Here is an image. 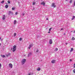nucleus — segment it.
<instances>
[{
    "label": "nucleus",
    "instance_id": "f257e3e1",
    "mask_svg": "<svg viewBox=\"0 0 75 75\" xmlns=\"http://www.w3.org/2000/svg\"><path fill=\"white\" fill-rule=\"evenodd\" d=\"M16 46L14 45L13 47V52H14L15 51H16Z\"/></svg>",
    "mask_w": 75,
    "mask_h": 75
},
{
    "label": "nucleus",
    "instance_id": "f03ea898",
    "mask_svg": "<svg viewBox=\"0 0 75 75\" xmlns=\"http://www.w3.org/2000/svg\"><path fill=\"white\" fill-rule=\"evenodd\" d=\"M25 61H26V60L25 59H23L21 62L22 64H24L25 63Z\"/></svg>",
    "mask_w": 75,
    "mask_h": 75
},
{
    "label": "nucleus",
    "instance_id": "7ed1b4c3",
    "mask_svg": "<svg viewBox=\"0 0 75 75\" xmlns=\"http://www.w3.org/2000/svg\"><path fill=\"white\" fill-rule=\"evenodd\" d=\"M9 68H13V64H12L11 63H10L9 64Z\"/></svg>",
    "mask_w": 75,
    "mask_h": 75
},
{
    "label": "nucleus",
    "instance_id": "20e7f679",
    "mask_svg": "<svg viewBox=\"0 0 75 75\" xmlns=\"http://www.w3.org/2000/svg\"><path fill=\"white\" fill-rule=\"evenodd\" d=\"M33 46V44H31L30 45L29 47H28V49H30V48H31Z\"/></svg>",
    "mask_w": 75,
    "mask_h": 75
},
{
    "label": "nucleus",
    "instance_id": "39448f33",
    "mask_svg": "<svg viewBox=\"0 0 75 75\" xmlns=\"http://www.w3.org/2000/svg\"><path fill=\"white\" fill-rule=\"evenodd\" d=\"M52 7H53L54 8H55V7H56V6L55 5V4L54 3H53L52 4Z\"/></svg>",
    "mask_w": 75,
    "mask_h": 75
},
{
    "label": "nucleus",
    "instance_id": "423d86ee",
    "mask_svg": "<svg viewBox=\"0 0 75 75\" xmlns=\"http://www.w3.org/2000/svg\"><path fill=\"white\" fill-rule=\"evenodd\" d=\"M38 51H39V50L37 49L35 50V52H38Z\"/></svg>",
    "mask_w": 75,
    "mask_h": 75
},
{
    "label": "nucleus",
    "instance_id": "0eeeda50",
    "mask_svg": "<svg viewBox=\"0 0 75 75\" xmlns=\"http://www.w3.org/2000/svg\"><path fill=\"white\" fill-rule=\"evenodd\" d=\"M49 42L50 44H52V39H50Z\"/></svg>",
    "mask_w": 75,
    "mask_h": 75
},
{
    "label": "nucleus",
    "instance_id": "6e6552de",
    "mask_svg": "<svg viewBox=\"0 0 75 75\" xmlns=\"http://www.w3.org/2000/svg\"><path fill=\"white\" fill-rule=\"evenodd\" d=\"M41 4L42 5H43V6H45V2H44L43 1L41 3Z\"/></svg>",
    "mask_w": 75,
    "mask_h": 75
},
{
    "label": "nucleus",
    "instance_id": "1a4fd4ad",
    "mask_svg": "<svg viewBox=\"0 0 75 75\" xmlns=\"http://www.w3.org/2000/svg\"><path fill=\"white\" fill-rule=\"evenodd\" d=\"M5 18H6V16H5V15H4L3 16V17L2 19L4 20H5Z\"/></svg>",
    "mask_w": 75,
    "mask_h": 75
},
{
    "label": "nucleus",
    "instance_id": "9d476101",
    "mask_svg": "<svg viewBox=\"0 0 75 75\" xmlns=\"http://www.w3.org/2000/svg\"><path fill=\"white\" fill-rule=\"evenodd\" d=\"M51 62L52 63V64H54V63H55V60H53Z\"/></svg>",
    "mask_w": 75,
    "mask_h": 75
},
{
    "label": "nucleus",
    "instance_id": "9b49d317",
    "mask_svg": "<svg viewBox=\"0 0 75 75\" xmlns=\"http://www.w3.org/2000/svg\"><path fill=\"white\" fill-rule=\"evenodd\" d=\"M32 55V53H30L28 54V57H30L31 55Z\"/></svg>",
    "mask_w": 75,
    "mask_h": 75
},
{
    "label": "nucleus",
    "instance_id": "f8f14e48",
    "mask_svg": "<svg viewBox=\"0 0 75 75\" xmlns=\"http://www.w3.org/2000/svg\"><path fill=\"white\" fill-rule=\"evenodd\" d=\"M13 23H14V24H16L17 23V21H16V20H15L14 21Z\"/></svg>",
    "mask_w": 75,
    "mask_h": 75
},
{
    "label": "nucleus",
    "instance_id": "ddd939ff",
    "mask_svg": "<svg viewBox=\"0 0 75 75\" xmlns=\"http://www.w3.org/2000/svg\"><path fill=\"white\" fill-rule=\"evenodd\" d=\"M41 70V68H38L37 69V71H40Z\"/></svg>",
    "mask_w": 75,
    "mask_h": 75
},
{
    "label": "nucleus",
    "instance_id": "4468645a",
    "mask_svg": "<svg viewBox=\"0 0 75 75\" xmlns=\"http://www.w3.org/2000/svg\"><path fill=\"white\" fill-rule=\"evenodd\" d=\"M11 12V11H9L8 12V15H10Z\"/></svg>",
    "mask_w": 75,
    "mask_h": 75
},
{
    "label": "nucleus",
    "instance_id": "2eb2a0df",
    "mask_svg": "<svg viewBox=\"0 0 75 75\" xmlns=\"http://www.w3.org/2000/svg\"><path fill=\"white\" fill-rule=\"evenodd\" d=\"M75 16H73L72 17V18L71 19L72 20H74V19H75Z\"/></svg>",
    "mask_w": 75,
    "mask_h": 75
},
{
    "label": "nucleus",
    "instance_id": "dca6fc26",
    "mask_svg": "<svg viewBox=\"0 0 75 75\" xmlns=\"http://www.w3.org/2000/svg\"><path fill=\"white\" fill-rule=\"evenodd\" d=\"M8 7V5H6L5 6V8H7Z\"/></svg>",
    "mask_w": 75,
    "mask_h": 75
},
{
    "label": "nucleus",
    "instance_id": "f3484780",
    "mask_svg": "<svg viewBox=\"0 0 75 75\" xmlns=\"http://www.w3.org/2000/svg\"><path fill=\"white\" fill-rule=\"evenodd\" d=\"M1 57H3V58H4L5 57V55H1Z\"/></svg>",
    "mask_w": 75,
    "mask_h": 75
},
{
    "label": "nucleus",
    "instance_id": "a211bd4d",
    "mask_svg": "<svg viewBox=\"0 0 75 75\" xmlns=\"http://www.w3.org/2000/svg\"><path fill=\"white\" fill-rule=\"evenodd\" d=\"M73 50H74V49H73V48H71V50H70V52H72V51H73Z\"/></svg>",
    "mask_w": 75,
    "mask_h": 75
},
{
    "label": "nucleus",
    "instance_id": "6ab92c4d",
    "mask_svg": "<svg viewBox=\"0 0 75 75\" xmlns=\"http://www.w3.org/2000/svg\"><path fill=\"white\" fill-rule=\"evenodd\" d=\"M16 33H15L14 34V35H13V36H14V37H16Z\"/></svg>",
    "mask_w": 75,
    "mask_h": 75
},
{
    "label": "nucleus",
    "instance_id": "aec40b11",
    "mask_svg": "<svg viewBox=\"0 0 75 75\" xmlns=\"http://www.w3.org/2000/svg\"><path fill=\"white\" fill-rule=\"evenodd\" d=\"M71 40H75V38L73 37L71 38Z\"/></svg>",
    "mask_w": 75,
    "mask_h": 75
},
{
    "label": "nucleus",
    "instance_id": "412c9836",
    "mask_svg": "<svg viewBox=\"0 0 75 75\" xmlns=\"http://www.w3.org/2000/svg\"><path fill=\"white\" fill-rule=\"evenodd\" d=\"M35 2H33V5H35Z\"/></svg>",
    "mask_w": 75,
    "mask_h": 75
},
{
    "label": "nucleus",
    "instance_id": "4be33fe9",
    "mask_svg": "<svg viewBox=\"0 0 75 75\" xmlns=\"http://www.w3.org/2000/svg\"><path fill=\"white\" fill-rule=\"evenodd\" d=\"M4 1H2L1 3H2V4H3L4 3Z\"/></svg>",
    "mask_w": 75,
    "mask_h": 75
},
{
    "label": "nucleus",
    "instance_id": "5701e85b",
    "mask_svg": "<svg viewBox=\"0 0 75 75\" xmlns=\"http://www.w3.org/2000/svg\"><path fill=\"white\" fill-rule=\"evenodd\" d=\"M8 4H10V1H8Z\"/></svg>",
    "mask_w": 75,
    "mask_h": 75
},
{
    "label": "nucleus",
    "instance_id": "b1692460",
    "mask_svg": "<svg viewBox=\"0 0 75 75\" xmlns=\"http://www.w3.org/2000/svg\"><path fill=\"white\" fill-rule=\"evenodd\" d=\"M58 48H56L55 49V51H58Z\"/></svg>",
    "mask_w": 75,
    "mask_h": 75
},
{
    "label": "nucleus",
    "instance_id": "393cba45",
    "mask_svg": "<svg viewBox=\"0 0 75 75\" xmlns=\"http://www.w3.org/2000/svg\"><path fill=\"white\" fill-rule=\"evenodd\" d=\"M12 10H15V8H12Z\"/></svg>",
    "mask_w": 75,
    "mask_h": 75
},
{
    "label": "nucleus",
    "instance_id": "a878e982",
    "mask_svg": "<svg viewBox=\"0 0 75 75\" xmlns=\"http://www.w3.org/2000/svg\"><path fill=\"white\" fill-rule=\"evenodd\" d=\"M11 15H13V12L11 11Z\"/></svg>",
    "mask_w": 75,
    "mask_h": 75
},
{
    "label": "nucleus",
    "instance_id": "bb28decb",
    "mask_svg": "<svg viewBox=\"0 0 75 75\" xmlns=\"http://www.w3.org/2000/svg\"><path fill=\"white\" fill-rule=\"evenodd\" d=\"M21 40H22V38H21L19 39V41H21Z\"/></svg>",
    "mask_w": 75,
    "mask_h": 75
},
{
    "label": "nucleus",
    "instance_id": "cd10ccee",
    "mask_svg": "<svg viewBox=\"0 0 75 75\" xmlns=\"http://www.w3.org/2000/svg\"><path fill=\"white\" fill-rule=\"evenodd\" d=\"M73 71V72H74V73H75V69H74Z\"/></svg>",
    "mask_w": 75,
    "mask_h": 75
},
{
    "label": "nucleus",
    "instance_id": "c85d7f7f",
    "mask_svg": "<svg viewBox=\"0 0 75 75\" xmlns=\"http://www.w3.org/2000/svg\"><path fill=\"white\" fill-rule=\"evenodd\" d=\"M18 14V13L17 12H16L15 13L16 15H17V14Z\"/></svg>",
    "mask_w": 75,
    "mask_h": 75
},
{
    "label": "nucleus",
    "instance_id": "c756f323",
    "mask_svg": "<svg viewBox=\"0 0 75 75\" xmlns=\"http://www.w3.org/2000/svg\"><path fill=\"white\" fill-rule=\"evenodd\" d=\"M74 6H75V1L74 2Z\"/></svg>",
    "mask_w": 75,
    "mask_h": 75
},
{
    "label": "nucleus",
    "instance_id": "7c9ffc66",
    "mask_svg": "<svg viewBox=\"0 0 75 75\" xmlns=\"http://www.w3.org/2000/svg\"><path fill=\"white\" fill-rule=\"evenodd\" d=\"M72 3V1L71 0L69 2V3Z\"/></svg>",
    "mask_w": 75,
    "mask_h": 75
},
{
    "label": "nucleus",
    "instance_id": "2f4dec72",
    "mask_svg": "<svg viewBox=\"0 0 75 75\" xmlns=\"http://www.w3.org/2000/svg\"><path fill=\"white\" fill-rule=\"evenodd\" d=\"M52 29V28H50L49 29V31H51V30Z\"/></svg>",
    "mask_w": 75,
    "mask_h": 75
},
{
    "label": "nucleus",
    "instance_id": "473e14b6",
    "mask_svg": "<svg viewBox=\"0 0 75 75\" xmlns=\"http://www.w3.org/2000/svg\"><path fill=\"white\" fill-rule=\"evenodd\" d=\"M74 68H75V63L74 64Z\"/></svg>",
    "mask_w": 75,
    "mask_h": 75
},
{
    "label": "nucleus",
    "instance_id": "72a5a7b5",
    "mask_svg": "<svg viewBox=\"0 0 75 75\" xmlns=\"http://www.w3.org/2000/svg\"><path fill=\"white\" fill-rule=\"evenodd\" d=\"M1 67V64L0 63V68Z\"/></svg>",
    "mask_w": 75,
    "mask_h": 75
},
{
    "label": "nucleus",
    "instance_id": "f704fd0d",
    "mask_svg": "<svg viewBox=\"0 0 75 75\" xmlns=\"http://www.w3.org/2000/svg\"><path fill=\"white\" fill-rule=\"evenodd\" d=\"M28 75H31V73H29Z\"/></svg>",
    "mask_w": 75,
    "mask_h": 75
},
{
    "label": "nucleus",
    "instance_id": "c9c22d12",
    "mask_svg": "<svg viewBox=\"0 0 75 75\" xmlns=\"http://www.w3.org/2000/svg\"><path fill=\"white\" fill-rule=\"evenodd\" d=\"M70 61H72V60H71V59H70Z\"/></svg>",
    "mask_w": 75,
    "mask_h": 75
},
{
    "label": "nucleus",
    "instance_id": "e433bc0d",
    "mask_svg": "<svg viewBox=\"0 0 75 75\" xmlns=\"http://www.w3.org/2000/svg\"><path fill=\"white\" fill-rule=\"evenodd\" d=\"M74 33H75V30L73 32Z\"/></svg>",
    "mask_w": 75,
    "mask_h": 75
},
{
    "label": "nucleus",
    "instance_id": "4c0bfd02",
    "mask_svg": "<svg viewBox=\"0 0 75 75\" xmlns=\"http://www.w3.org/2000/svg\"><path fill=\"white\" fill-rule=\"evenodd\" d=\"M46 20H48V19L47 18H46Z\"/></svg>",
    "mask_w": 75,
    "mask_h": 75
},
{
    "label": "nucleus",
    "instance_id": "58836bf2",
    "mask_svg": "<svg viewBox=\"0 0 75 75\" xmlns=\"http://www.w3.org/2000/svg\"><path fill=\"white\" fill-rule=\"evenodd\" d=\"M66 44H68V43H66Z\"/></svg>",
    "mask_w": 75,
    "mask_h": 75
},
{
    "label": "nucleus",
    "instance_id": "ea45409f",
    "mask_svg": "<svg viewBox=\"0 0 75 75\" xmlns=\"http://www.w3.org/2000/svg\"><path fill=\"white\" fill-rule=\"evenodd\" d=\"M23 16H24V14H23Z\"/></svg>",
    "mask_w": 75,
    "mask_h": 75
},
{
    "label": "nucleus",
    "instance_id": "a19ab883",
    "mask_svg": "<svg viewBox=\"0 0 75 75\" xmlns=\"http://www.w3.org/2000/svg\"><path fill=\"white\" fill-rule=\"evenodd\" d=\"M48 33H50V32L49 31V32H48Z\"/></svg>",
    "mask_w": 75,
    "mask_h": 75
},
{
    "label": "nucleus",
    "instance_id": "79ce46f5",
    "mask_svg": "<svg viewBox=\"0 0 75 75\" xmlns=\"http://www.w3.org/2000/svg\"><path fill=\"white\" fill-rule=\"evenodd\" d=\"M64 35H65V33H64Z\"/></svg>",
    "mask_w": 75,
    "mask_h": 75
},
{
    "label": "nucleus",
    "instance_id": "37998d69",
    "mask_svg": "<svg viewBox=\"0 0 75 75\" xmlns=\"http://www.w3.org/2000/svg\"><path fill=\"white\" fill-rule=\"evenodd\" d=\"M61 30H63V29H62V28L61 29Z\"/></svg>",
    "mask_w": 75,
    "mask_h": 75
},
{
    "label": "nucleus",
    "instance_id": "c03bdc74",
    "mask_svg": "<svg viewBox=\"0 0 75 75\" xmlns=\"http://www.w3.org/2000/svg\"><path fill=\"white\" fill-rule=\"evenodd\" d=\"M1 45V43H0V46Z\"/></svg>",
    "mask_w": 75,
    "mask_h": 75
},
{
    "label": "nucleus",
    "instance_id": "a18cd8bd",
    "mask_svg": "<svg viewBox=\"0 0 75 75\" xmlns=\"http://www.w3.org/2000/svg\"><path fill=\"white\" fill-rule=\"evenodd\" d=\"M11 50H13V48H12L11 49Z\"/></svg>",
    "mask_w": 75,
    "mask_h": 75
},
{
    "label": "nucleus",
    "instance_id": "49530a36",
    "mask_svg": "<svg viewBox=\"0 0 75 75\" xmlns=\"http://www.w3.org/2000/svg\"><path fill=\"white\" fill-rule=\"evenodd\" d=\"M1 38H0V40H1Z\"/></svg>",
    "mask_w": 75,
    "mask_h": 75
},
{
    "label": "nucleus",
    "instance_id": "de8ad7c7",
    "mask_svg": "<svg viewBox=\"0 0 75 75\" xmlns=\"http://www.w3.org/2000/svg\"><path fill=\"white\" fill-rule=\"evenodd\" d=\"M35 0H34V1H35Z\"/></svg>",
    "mask_w": 75,
    "mask_h": 75
}]
</instances>
